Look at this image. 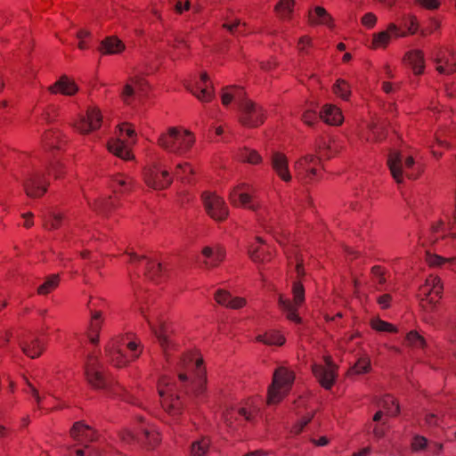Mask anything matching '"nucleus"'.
Instances as JSON below:
<instances>
[{
	"label": "nucleus",
	"mask_w": 456,
	"mask_h": 456,
	"mask_svg": "<svg viewBox=\"0 0 456 456\" xmlns=\"http://www.w3.org/2000/svg\"><path fill=\"white\" fill-rule=\"evenodd\" d=\"M176 379L164 375L158 382L162 408L172 417H179L185 406L184 394L200 398L206 390V368L197 351L183 354L175 363Z\"/></svg>",
	"instance_id": "nucleus-1"
},
{
	"label": "nucleus",
	"mask_w": 456,
	"mask_h": 456,
	"mask_svg": "<svg viewBox=\"0 0 456 456\" xmlns=\"http://www.w3.org/2000/svg\"><path fill=\"white\" fill-rule=\"evenodd\" d=\"M221 102L225 107L232 102L238 105L237 120L239 124L246 128H256L261 126L267 118V110L261 104L245 96L242 87L230 86L223 88Z\"/></svg>",
	"instance_id": "nucleus-2"
},
{
	"label": "nucleus",
	"mask_w": 456,
	"mask_h": 456,
	"mask_svg": "<svg viewBox=\"0 0 456 456\" xmlns=\"http://www.w3.org/2000/svg\"><path fill=\"white\" fill-rule=\"evenodd\" d=\"M140 311L147 321L151 332L154 334L162 350L167 364L164 368H171L175 361L174 355L179 351L181 346L172 324L167 322L163 316H159L154 307L145 308L144 306H141Z\"/></svg>",
	"instance_id": "nucleus-3"
},
{
	"label": "nucleus",
	"mask_w": 456,
	"mask_h": 456,
	"mask_svg": "<svg viewBox=\"0 0 456 456\" xmlns=\"http://www.w3.org/2000/svg\"><path fill=\"white\" fill-rule=\"evenodd\" d=\"M254 188L247 183H241L236 185L229 195V200L234 207H241L250 208L257 212V216L262 225L270 232H273V236L278 243L285 245L287 239L284 236H278L275 231V224L278 220V213L272 207H259L255 205L253 200Z\"/></svg>",
	"instance_id": "nucleus-4"
},
{
	"label": "nucleus",
	"mask_w": 456,
	"mask_h": 456,
	"mask_svg": "<svg viewBox=\"0 0 456 456\" xmlns=\"http://www.w3.org/2000/svg\"><path fill=\"white\" fill-rule=\"evenodd\" d=\"M143 348V345L135 335L126 334L112 338L105 350L110 363L117 368H122L138 359Z\"/></svg>",
	"instance_id": "nucleus-5"
},
{
	"label": "nucleus",
	"mask_w": 456,
	"mask_h": 456,
	"mask_svg": "<svg viewBox=\"0 0 456 456\" xmlns=\"http://www.w3.org/2000/svg\"><path fill=\"white\" fill-rule=\"evenodd\" d=\"M196 142L195 134L189 129L177 126H169L158 138V145L175 156H187Z\"/></svg>",
	"instance_id": "nucleus-6"
},
{
	"label": "nucleus",
	"mask_w": 456,
	"mask_h": 456,
	"mask_svg": "<svg viewBox=\"0 0 456 456\" xmlns=\"http://www.w3.org/2000/svg\"><path fill=\"white\" fill-rule=\"evenodd\" d=\"M296 272L298 281L293 282L292 296L290 299L283 295L279 296L278 305L288 321L295 324H301L302 318L298 310L305 303V288L301 282V278L305 275L303 261L296 259Z\"/></svg>",
	"instance_id": "nucleus-7"
},
{
	"label": "nucleus",
	"mask_w": 456,
	"mask_h": 456,
	"mask_svg": "<svg viewBox=\"0 0 456 456\" xmlns=\"http://www.w3.org/2000/svg\"><path fill=\"white\" fill-rule=\"evenodd\" d=\"M387 165L393 178L400 183L404 177L417 179L423 172V166L417 162L411 156H406L401 152L393 151L387 159Z\"/></svg>",
	"instance_id": "nucleus-8"
},
{
	"label": "nucleus",
	"mask_w": 456,
	"mask_h": 456,
	"mask_svg": "<svg viewBox=\"0 0 456 456\" xmlns=\"http://www.w3.org/2000/svg\"><path fill=\"white\" fill-rule=\"evenodd\" d=\"M85 375L88 384L96 389L106 390L109 394L118 395L123 388L113 383L104 372L103 367L99 364L97 356L89 355L85 365Z\"/></svg>",
	"instance_id": "nucleus-9"
},
{
	"label": "nucleus",
	"mask_w": 456,
	"mask_h": 456,
	"mask_svg": "<svg viewBox=\"0 0 456 456\" xmlns=\"http://www.w3.org/2000/svg\"><path fill=\"white\" fill-rule=\"evenodd\" d=\"M136 142L134 126L130 123H122L118 126V138L109 140L107 148L110 152L124 160L133 159L131 147Z\"/></svg>",
	"instance_id": "nucleus-10"
},
{
	"label": "nucleus",
	"mask_w": 456,
	"mask_h": 456,
	"mask_svg": "<svg viewBox=\"0 0 456 456\" xmlns=\"http://www.w3.org/2000/svg\"><path fill=\"white\" fill-rule=\"evenodd\" d=\"M295 380L293 370L286 367H279L273 376V382L268 389L267 403H279L290 391Z\"/></svg>",
	"instance_id": "nucleus-11"
},
{
	"label": "nucleus",
	"mask_w": 456,
	"mask_h": 456,
	"mask_svg": "<svg viewBox=\"0 0 456 456\" xmlns=\"http://www.w3.org/2000/svg\"><path fill=\"white\" fill-rule=\"evenodd\" d=\"M143 180L152 189L164 190L172 183L173 175L165 160L159 159L144 167Z\"/></svg>",
	"instance_id": "nucleus-12"
},
{
	"label": "nucleus",
	"mask_w": 456,
	"mask_h": 456,
	"mask_svg": "<svg viewBox=\"0 0 456 456\" xmlns=\"http://www.w3.org/2000/svg\"><path fill=\"white\" fill-rule=\"evenodd\" d=\"M256 400L250 398L238 406L226 409L224 412V419L227 426L235 428L243 421L253 420L259 411Z\"/></svg>",
	"instance_id": "nucleus-13"
},
{
	"label": "nucleus",
	"mask_w": 456,
	"mask_h": 456,
	"mask_svg": "<svg viewBox=\"0 0 456 456\" xmlns=\"http://www.w3.org/2000/svg\"><path fill=\"white\" fill-rule=\"evenodd\" d=\"M126 257H127L130 265L134 266L138 274L142 273L149 280L159 282L165 275V268L157 260L146 256H139L135 254H126Z\"/></svg>",
	"instance_id": "nucleus-14"
},
{
	"label": "nucleus",
	"mask_w": 456,
	"mask_h": 456,
	"mask_svg": "<svg viewBox=\"0 0 456 456\" xmlns=\"http://www.w3.org/2000/svg\"><path fill=\"white\" fill-rule=\"evenodd\" d=\"M321 171V159L314 155L304 156L295 163L297 177L305 183L316 180L319 177Z\"/></svg>",
	"instance_id": "nucleus-15"
},
{
	"label": "nucleus",
	"mask_w": 456,
	"mask_h": 456,
	"mask_svg": "<svg viewBox=\"0 0 456 456\" xmlns=\"http://www.w3.org/2000/svg\"><path fill=\"white\" fill-rule=\"evenodd\" d=\"M103 117L96 106L87 108L85 114L79 115L72 123L73 127L82 134L98 130L102 124Z\"/></svg>",
	"instance_id": "nucleus-16"
},
{
	"label": "nucleus",
	"mask_w": 456,
	"mask_h": 456,
	"mask_svg": "<svg viewBox=\"0 0 456 456\" xmlns=\"http://www.w3.org/2000/svg\"><path fill=\"white\" fill-rule=\"evenodd\" d=\"M323 364L314 363L312 365V371L318 382L325 389H330L337 379L338 366L330 355L323 356Z\"/></svg>",
	"instance_id": "nucleus-17"
},
{
	"label": "nucleus",
	"mask_w": 456,
	"mask_h": 456,
	"mask_svg": "<svg viewBox=\"0 0 456 456\" xmlns=\"http://www.w3.org/2000/svg\"><path fill=\"white\" fill-rule=\"evenodd\" d=\"M443 292L444 285L441 279L436 275L430 274L419 286L418 297L421 302L436 305L442 298Z\"/></svg>",
	"instance_id": "nucleus-18"
},
{
	"label": "nucleus",
	"mask_w": 456,
	"mask_h": 456,
	"mask_svg": "<svg viewBox=\"0 0 456 456\" xmlns=\"http://www.w3.org/2000/svg\"><path fill=\"white\" fill-rule=\"evenodd\" d=\"M202 200L207 214L215 221H224L228 215V207L222 197L215 192L206 191L202 194Z\"/></svg>",
	"instance_id": "nucleus-19"
},
{
	"label": "nucleus",
	"mask_w": 456,
	"mask_h": 456,
	"mask_svg": "<svg viewBox=\"0 0 456 456\" xmlns=\"http://www.w3.org/2000/svg\"><path fill=\"white\" fill-rule=\"evenodd\" d=\"M105 302L101 299L91 298L88 306L91 311V320L87 329V338L93 345L99 341V334L103 322L102 309H95L94 306L104 307Z\"/></svg>",
	"instance_id": "nucleus-20"
},
{
	"label": "nucleus",
	"mask_w": 456,
	"mask_h": 456,
	"mask_svg": "<svg viewBox=\"0 0 456 456\" xmlns=\"http://www.w3.org/2000/svg\"><path fill=\"white\" fill-rule=\"evenodd\" d=\"M49 182L40 171L29 173L23 182L26 194L30 198H40L47 191Z\"/></svg>",
	"instance_id": "nucleus-21"
},
{
	"label": "nucleus",
	"mask_w": 456,
	"mask_h": 456,
	"mask_svg": "<svg viewBox=\"0 0 456 456\" xmlns=\"http://www.w3.org/2000/svg\"><path fill=\"white\" fill-rule=\"evenodd\" d=\"M225 254L224 247L215 243L203 247L197 259L200 265L209 269L219 265L224 261Z\"/></svg>",
	"instance_id": "nucleus-22"
},
{
	"label": "nucleus",
	"mask_w": 456,
	"mask_h": 456,
	"mask_svg": "<svg viewBox=\"0 0 456 456\" xmlns=\"http://www.w3.org/2000/svg\"><path fill=\"white\" fill-rule=\"evenodd\" d=\"M436 70L443 75H450L456 71V53L452 49L440 48L435 53Z\"/></svg>",
	"instance_id": "nucleus-23"
},
{
	"label": "nucleus",
	"mask_w": 456,
	"mask_h": 456,
	"mask_svg": "<svg viewBox=\"0 0 456 456\" xmlns=\"http://www.w3.org/2000/svg\"><path fill=\"white\" fill-rule=\"evenodd\" d=\"M270 165L274 174L284 183L292 180V175L289 167V159L285 153L273 151L270 155Z\"/></svg>",
	"instance_id": "nucleus-24"
},
{
	"label": "nucleus",
	"mask_w": 456,
	"mask_h": 456,
	"mask_svg": "<svg viewBox=\"0 0 456 456\" xmlns=\"http://www.w3.org/2000/svg\"><path fill=\"white\" fill-rule=\"evenodd\" d=\"M401 28L397 27L395 23H390L387 30L376 33L373 35L370 47L372 49L386 48L391 39L392 36L395 37H406L405 31H400Z\"/></svg>",
	"instance_id": "nucleus-25"
},
{
	"label": "nucleus",
	"mask_w": 456,
	"mask_h": 456,
	"mask_svg": "<svg viewBox=\"0 0 456 456\" xmlns=\"http://www.w3.org/2000/svg\"><path fill=\"white\" fill-rule=\"evenodd\" d=\"M141 424V440L140 443L144 444L150 448H155L161 441L160 434L157 429L146 423L144 417H137L136 419Z\"/></svg>",
	"instance_id": "nucleus-26"
},
{
	"label": "nucleus",
	"mask_w": 456,
	"mask_h": 456,
	"mask_svg": "<svg viewBox=\"0 0 456 456\" xmlns=\"http://www.w3.org/2000/svg\"><path fill=\"white\" fill-rule=\"evenodd\" d=\"M73 440L86 444L96 438L95 430L83 421L75 422L69 431Z\"/></svg>",
	"instance_id": "nucleus-27"
},
{
	"label": "nucleus",
	"mask_w": 456,
	"mask_h": 456,
	"mask_svg": "<svg viewBox=\"0 0 456 456\" xmlns=\"http://www.w3.org/2000/svg\"><path fill=\"white\" fill-rule=\"evenodd\" d=\"M188 88L202 102H210L213 98L214 91L207 73H202L199 81Z\"/></svg>",
	"instance_id": "nucleus-28"
},
{
	"label": "nucleus",
	"mask_w": 456,
	"mask_h": 456,
	"mask_svg": "<svg viewBox=\"0 0 456 456\" xmlns=\"http://www.w3.org/2000/svg\"><path fill=\"white\" fill-rule=\"evenodd\" d=\"M248 256L252 261L260 263L269 261L273 253L269 246L260 237H256L255 241L249 245Z\"/></svg>",
	"instance_id": "nucleus-29"
},
{
	"label": "nucleus",
	"mask_w": 456,
	"mask_h": 456,
	"mask_svg": "<svg viewBox=\"0 0 456 456\" xmlns=\"http://www.w3.org/2000/svg\"><path fill=\"white\" fill-rule=\"evenodd\" d=\"M20 346L28 357L35 359L43 354L45 349V343L42 339L29 335L20 341Z\"/></svg>",
	"instance_id": "nucleus-30"
},
{
	"label": "nucleus",
	"mask_w": 456,
	"mask_h": 456,
	"mask_svg": "<svg viewBox=\"0 0 456 456\" xmlns=\"http://www.w3.org/2000/svg\"><path fill=\"white\" fill-rule=\"evenodd\" d=\"M146 81L142 77H131L123 86L120 96L126 104H131L134 99L136 91H144Z\"/></svg>",
	"instance_id": "nucleus-31"
},
{
	"label": "nucleus",
	"mask_w": 456,
	"mask_h": 456,
	"mask_svg": "<svg viewBox=\"0 0 456 456\" xmlns=\"http://www.w3.org/2000/svg\"><path fill=\"white\" fill-rule=\"evenodd\" d=\"M49 91L53 94L73 96L77 93L78 86L72 78L63 75L49 87Z\"/></svg>",
	"instance_id": "nucleus-32"
},
{
	"label": "nucleus",
	"mask_w": 456,
	"mask_h": 456,
	"mask_svg": "<svg viewBox=\"0 0 456 456\" xmlns=\"http://www.w3.org/2000/svg\"><path fill=\"white\" fill-rule=\"evenodd\" d=\"M319 117L323 122L330 126H339L344 120L341 110L330 103L322 106Z\"/></svg>",
	"instance_id": "nucleus-33"
},
{
	"label": "nucleus",
	"mask_w": 456,
	"mask_h": 456,
	"mask_svg": "<svg viewBox=\"0 0 456 456\" xmlns=\"http://www.w3.org/2000/svg\"><path fill=\"white\" fill-rule=\"evenodd\" d=\"M67 142V136L59 129H49L43 135V143L48 149L61 150Z\"/></svg>",
	"instance_id": "nucleus-34"
},
{
	"label": "nucleus",
	"mask_w": 456,
	"mask_h": 456,
	"mask_svg": "<svg viewBox=\"0 0 456 456\" xmlns=\"http://www.w3.org/2000/svg\"><path fill=\"white\" fill-rule=\"evenodd\" d=\"M215 300L221 305L231 309H240L246 305V299L240 297H232L230 292L218 289L215 293Z\"/></svg>",
	"instance_id": "nucleus-35"
},
{
	"label": "nucleus",
	"mask_w": 456,
	"mask_h": 456,
	"mask_svg": "<svg viewBox=\"0 0 456 456\" xmlns=\"http://www.w3.org/2000/svg\"><path fill=\"white\" fill-rule=\"evenodd\" d=\"M308 22L310 25H326L333 28V19L328 12L322 6H316L308 12Z\"/></svg>",
	"instance_id": "nucleus-36"
},
{
	"label": "nucleus",
	"mask_w": 456,
	"mask_h": 456,
	"mask_svg": "<svg viewBox=\"0 0 456 456\" xmlns=\"http://www.w3.org/2000/svg\"><path fill=\"white\" fill-rule=\"evenodd\" d=\"M404 62L409 65L415 75H420L425 69L424 53L420 50H411L406 53Z\"/></svg>",
	"instance_id": "nucleus-37"
},
{
	"label": "nucleus",
	"mask_w": 456,
	"mask_h": 456,
	"mask_svg": "<svg viewBox=\"0 0 456 456\" xmlns=\"http://www.w3.org/2000/svg\"><path fill=\"white\" fill-rule=\"evenodd\" d=\"M125 44L116 36L105 37L98 48L102 54H118L125 50Z\"/></svg>",
	"instance_id": "nucleus-38"
},
{
	"label": "nucleus",
	"mask_w": 456,
	"mask_h": 456,
	"mask_svg": "<svg viewBox=\"0 0 456 456\" xmlns=\"http://www.w3.org/2000/svg\"><path fill=\"white\" fill-rule=\"evenodd\" d=\"M94 211L98 214L108 216L111 213L113 209H115L118 206L117 196L114 198L110 196L101 197L96 199L94 203L88 202Z\"/></svg>",
	"instance_id": "nucleus-39"
},
{
	"label": "nucleus",
	"mask_w": 456,
	"mask_h": 456,
	"mask_svg": "<svg viewBox=\"0 0 456 456\" xmlns=\"http://www.w3.org/2000/svg\"><path fill=\"white\" fill-rule=\"evenodd\" d=\"M387 132L383 124L372 121L368 125L367 130L362 133V137L367 142H377L384 140Z\"/></svg>",
	"instance_id": "nucleus-40"
},
{
	"label": "nucleus",
	"mask_w": 456,
	"mask_h": 456,
	"mask_svg": "<svg viewBox=\"0 0 456 456\" xmlns=\"http://www.w3.org/2000/svg\"><path fill=\"white\" fill-rule=\"evenodd\" d=\"M110 186L115 194L126 193L131 191L133 179L124 174H117L111 177Z\"/></svg>",
	"instance_id": "nucleus-41"
},
{
	"label": "nucleus",
	"mask_w": 456,
	"mask_h": 456,
	"mask_svg": "<svg viewBox=\"0 0 456 456\" xmlns=\"http://www.w3.org/2000/svg\"><path fill=\"white\" fill-rule=\"evenodd\" d=\"M370 281L374 284L375 289L379 291L383 290L384 285L389 277V271L382 265H374L370 269Z\"/></svg>",
	"instance_id": "nucleus-42"
},
{
	"label": "nucleus",
	"mask_w": 456,
	"mask_h": 456,
	"mask_svg": "<svg viewBox=\"0 0 456 456\" xmlns=\"http://www.w3.org/2000/svg\"><path fill=\"white\" fill-rule=\"evenodd\" d=\"M256 340L267 346H282L286 338L279 330H270L256 336Z\"/></svg>",
	"instance_id": "nucleus-43"
},
{
	"label": "nucleus",
	"mask_w": 456,
	"mask_h": 456,
	"mask_svg": "<svg viewBox=\"0 0 456 456\" xmlns=\"http://www.w3.org/2000/svg\"><path fill=\"white\" fill-rule=\"evenodd\" d=\"M211 440L208 436H200L194 440L190 446L191 456H205L210 448Z\"/></svg>",
	"instance_id": "nucleus-44"
},
{
	"label": "nucleus",
	"mask_w": 456,
	"mask_h": 456,
	"mask_svg": "<svg viewBox=\"0 0 456 456\" xmlns=\"http://www.w3.org/2000/svg\"><path fill=\"white\" fill-rule=\"evenodd\" d=\"M397 27L401 28L399 32L405 31L406 36L409 34L413 35L419 29V21L415 15L405 14L400 19Z\"/></svg>",
	"instance_id": "nucleus-45"
},
{
	"label": "nucleus",
	"mask_w": 456,
	"mask_h": 456,
	"mask_svg": "<svg viewBox=\"0 0 456 456\" xmlns=\"http://www.w3.org/2000/svg\"><path fill=\"white\" fill-rule=\"evenodd\" d=\"M370 359L367 354H363L358 358L356 362L348 371V375H359L368 373L370 370Z\"/></svg>",
	"instance_id": "nucleus-46"
},
{
	"label": "nucleus",
	"mask_w": 456,
	"mask_h": 456,
	"mask_svg": "<svg viewBox=\"0 0 456 456\" xmlns=\"http://www.w3.org/2000/svg\"><path fill=\"white\" fill-rule=\"evenodd\" d=\"M59 274H51L46 277L45 281L37 288V294L46 296L56 289L60 284Z\"/></svg>",
	"instance_id": "nucleus-47"
},
{
	"label": "nucleus",
	"mask_w": 456,
	"mask_h": 456,
	"mask_svg": "<svg viewBox=\"0 0 456 456\" xmlns=\"http://www.w3.org/2000/svg\"><path fill=\"white\" fill-rule=\"evenodd\" d=\"M379 405L389 416H396L400 411L398 402L391 395H386L383 396L380 400Z\"/></svg>",
	"instance_id": "nucleus-48"
},
{
	"label": "nucleus",
	"mask_w": 456,
	"mask_h": 456,
	"mask_svg": "<svg viewBox=\"0 0 456 456\" xmlns=\"http://www.w3.org/2000/svg\"><path fill=\"white\" fill-rule=\"evenodd\" d=\"M332 92L342 100L348 101L351 95V87L347 81L338 78L332 86Z\"/></svg>",
	"instance_id": "nucleus-49"
},
{
	"label": "nucleus",
	"mask_w": 456,
	"mask_h": 456,
	"mask_svg": "<svg viewBox=\"0 0 456 456\" xmlns=\"http://www.w3.org/2000/svg\"><path fill=\"white\" fill-rule=\"evenodd\" d=\"M294 4V0H281L275 6L278 16L282 20H290Z\"/></svg>",
	"instance_id": "nucleus-50"
},
{
	"label": "nucleus",
	"mask_w": 456,
	"mask_h": 456,
	"mask_svg": "<svg viewBox=\"0 0 456 456\" xmlns=\"http://www.w3.org/2000/svg\"><path fill=\"white\" fill-rule=\"evenodd\" d=\"M405 345L411 348L420 349L426 346L424 338L416 330H411L405 337Z\"/></svg>",
	"instance_id": "nucleus-51"
},
{
	"label": "nucleus",
	"mask_w": 456,
	"mask_h": 456,
	"mask_svg": "<svg viewBox=\"0 0 456 456\" xmlns=\"http://www.w3.org/2000/svg\"><path fill=\"white\" fill-rule=\"evenodd\" d=\"M228 31L233 35H247L250 32L247 23L241 22L240 20H235L233 22H225L223 25Z\"/></svg>",
	"instance_id": "nucleus-52"
},
{
	"label": "nucleus",
	"mask_w": 456,
	"mask_h": 456,
	"mask_svg": "<svg viewBox=\"0 0 456 456\" xmlns=\"http://www.w3.org/2000/svg\"><path fill=\"white\" fill-rule=\"evenodd\" d=\"M192 174H193V169H192L191 164L188 162L177 164L175 167V173H174V175L177 178H179L183 181H185L187 183L191 182V176L192 175Z\"/></svg>",
	"instance_id": "nucleus-53"
},
{
	"label": "nucleus",
	"mask_w": 456,
	"mask_h": 456,
	"mask_svg": "<svg viewBox=\"0 0 456 456\" xmlns=\"http://www.w3.org/2000/svg\"><path fill=\"white\" fill-rule=\"evenodd\" d=\"M319 153L322 157L330 159L338 152V146L334 141H322L318 144Z\"/></svg>",
	"instance_id": "nucleus-54"
},
{
	"label": "nucleus",
	"mask_w": 456,
	"mask_h": 456,
	"mask_svg": "<svg viewBox=\"0 0 456 456\" xmlns=\"http://www.w3.org/2000/svg\"><path fill=\"white\" fill-rule=\"evenodd\" d=\"M240 159L252 165H256L262 162V157L256 151L248 148H244L240 151Z\"/></svg>",
	"instance_id": "nucleus-55"
},
{
	"label": "nucleus",
	"mask_w": 456,
	"mask_h": 456,
	"mask_svg": "<svg viewBox=\"0 0 456 456\" xmlns=\"http://www.w3.org/2000/svg\"><path fill=\"white\" fill-rule=\"evenodd\" d=\"M102 451L94 445L85 444L83 448H73L70 456H102Z\"/></svg>",
	"instance_id": "nucleus-56"
},
{
	"label": "nucleus",
	"mask_w": 456,
	"mask_h": 456,
	"mask_svg": "<svg viewBox=\"0 0 456 456\" xmlns=\"http://www.w3.org/2000/svg\"><path fill=\"white\" fill-rule=\"evenodd\" d=\"M137 422H139V421L137 420ZM138 425H139V427H138L136 432H134L127 428L121 430L119 433L120 439L127 444H131L135 442L140 443V440L142 439L141 438V424L138 423Z\"/></svg>",
	"instance_id": "nucleus-57"
},
{
	"label": "nucleus",
	"mask_w": 456,
	"mask_h": 456,
	"mask_svg": "<svg viewBox=\"0 0 456 456\" xmlns=\"http://www.w3.org/2000/svg\"><path fill=\"white\" fill-rule=\"evenodd\" d=\"M370 325L371 329L379 332L395 333L397 331V329L393 324L385 322L379 318L371 319Z\"/></svg>",
	"instance_id": "nucleus-58"
},
{
	"label": "nucleus",
	"mask_w": 456,
	"mask_h": 456,
	"mask_svg": "<svg viewBox=\"0 0 456 456\" xmlns=\"http://www.w3.org/2000/svg\"><path fill=\"white\" fill-rule=\"evenodd\" d=\"M39 315L42 318L41 333L43 335H47L55 326L54 316L53 314H49L47 310L39 311Z\"/></svg>",
	"instance_id": "nucleus-59"
},
{
	"label": "nucleus",
	"mask_w": 456,
	"mask_h": 456,
	"mask_svg": "<svg viewBox=\"0 0 456 456\" xmlns=\"http://www.w3.org/2000/svg\"><path fill=\"white\" fill-rule=\"evenodd\" d=\"M47 173L49 175H53L54 179H61L66 173V167L60 160H53L47 167Z\"/></svg>",
	"instance_id": "nucleus-60"
},
{
	"label": "nucleus",
	"mask_w": 456,
	"mask_h": 456,
	"mask_svg": "<svg viewBox=\"0 0 456 456\" xmlns=\"http://www.w3.org/2000/svg\"><path fill=\"white\" fill-rule=\"evenodd\" d=\"M26 392L32 394V395L37 400V406L39 409L50 411V410H53L55 408V406H51L47 403L45 397H43V398L40 397L38 391L33 387V385H31L28 382V389H26Z\"/></svg>",
	"instance_id": "nucleus-61"
},
{
	"label": "nucleus",
	"mask_w": 456,
	"mask_h": 456,
	"mask_svg": "<svg viewBox=\"0 0 456 456\" xmlns=\"http://www.w3.org/2000/svg\"><path fill=\"white\" fill-rule=\"evenodd\" d=\"M312 46V38L308 36L301 37L297 42V50L300 54H307Z\"/></svg>",
	"instance_id": "nucleus-62"
},
{
	"label": "nucleus",
	"mask_w": 456,
	"mask_h": 456,
	"mask_svg": "<svg viewBox=\"0 0 456 456\" xmlns=\"http://www.w3.org/2000/svg\"><path fill=\"white\" fill-rule=\"evenodd\" d=\"M428 443L427 438L421 436H416L411 442V449L414 452L422 451L426 448L428 449Z\"/></svg>",
	"instance_id": "nucleus-63"
},
{
	"label": "nucleus",
	"mask_w": 456,
	"mask_h": 456,
	"mask_svg": "<svg viewBox=\"0 0 456 456\" xmlns=\"http://www.w3.org/2000/svg\"><path fill=\"white\" fill-rule=\"evenodd\" d=\"M445 330L448 339L452 343H456V318L448 321Z\"/></svg>",
	"instance_id": "nucleus-64"
}]
</instances>
